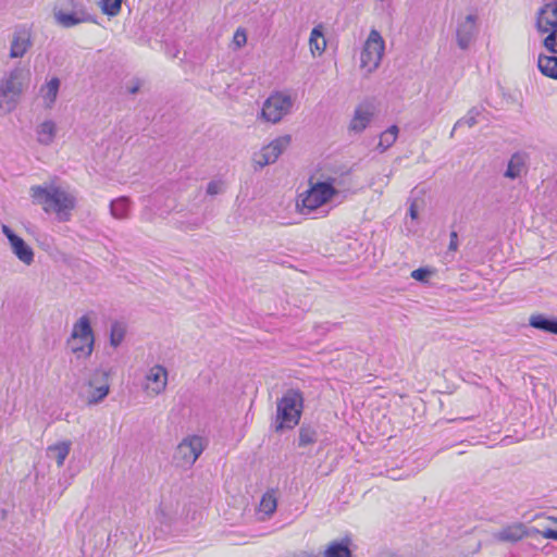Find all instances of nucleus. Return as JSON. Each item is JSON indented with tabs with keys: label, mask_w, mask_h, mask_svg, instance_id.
<instances>
[{
	"label": "nucleus",
	"mask_w": 557,
	"mask_h": 557,
	"mask_svg": "<svg viewBox=\"0 0 557 557\" xmlns=\"http://www.w3.org/2000/svg\"><path fill=\"white\" fill-rule=\"evenodd\" d=\"M32 45L33 42L29 30L25 27L16 28L13 33L11 41L10 58H23L25 53L30 49Z\"/></svg>",
	"instance_id": "obj_14"
},
{
	"label": "nucleus",
	"mask_w": 557,
	"mask_h": 557,
	"mask_svg": "<svg viewBox=\"0 0 557 557\" xmlns=\"http://www.w3.org/2000/svg\"><path fill=\"white\" fill-rule=\"evenodd\" d=\"M76 345H77V346H82V342L77 341V342H76Z\"/></svg>",
	"instance_id": "obj_45"
},
{
	"label": "nucleus",
	"mask_w": 557,
	"mask_h": 557,
	"mask_svg": "<svg viewBox=\"0 0 557 557\" xmlns=\"http://www.w3.org/2000/svg\"><path fill=\"white\" fill-rule=\"evenodd\" d=\"M476 15L469 14L461 21L456 29L457 45L460 49L467 50L478 34Z\"/></svg>",
	"instance_id": "obj_13"
},
{
	"label": "nucleus",
	"mask_w": 557,
	"mask_h": 557,
	"mask_svg": "<svg viewBox=\"0 0 557 557\" xmlns=\"http://www.w3.org/2000/svg\"><path fill=\"white\" fill-rule=\"evenodd\" d=\"M548 10H552V18H546V25H550L552 29L557 28V0L555 3H549Z\"/></svg>",
	"instance_id": "obj_39"
},
{
	"label": "nucleus",
	"mask_w": 557,
	"mask_h": 557,
	"mask_svg": "<svg viewBox=\"0 0 557 557\" xmlns=\"http://www.w3.org/2000/svg\"><path fill=\"white\" fill-rule=\"evenodd\" d=\"M109 545L113 543L112 549L115 555L122 557H132V541H128L127 534L123 531L108 536Z\"/></svg>",
	"instance_id": "obj_18"
},
{
	"label": "nucleus",
	"mask_w": 557,
	"mask_h": 557,
	"mask_svg": "<svg viewBox=\"0 0 557 557\" xmlns=\"http://www.w3.org/2000/svg\"><path fill=\"white\" fill-rule=\"evenodd\" d=\"M530 535L527 527L521 522L509 524L494 534L499 542L516 543Z\"/></svg>",
	"instance_id": "obj_16"
},
{
	"label": "nucleus",
	"mask_w": 557,
	"mask_h": 557,
	"mask_svg": "<svg viewBox=\"0 0 557 557\" xmlns=\"http://www.w3.org/2000/svg\"><path fill=\"white\" fill-rule=\"evenodd\" d=\"M350 540L348 537L341 542L334 541L329 544L324 550L323 557H351V550L349 549Z\"/></svg>",
	"instance_id": "obj_23"
},
{
	"label": "nucleus",
	"mask_w": 557,
	"mask_h": 557,
	"mask_svg": "<svg viewBox=\"0 0 557 557\" xmlns=\"http://www.w3.org/2000/svg\"><path fill=\"white\" fill-rule=\"evenodd\" d=\"M94 332L87 315L81 317L73 325L67 344L77 358L89 357L94 350Z\"/></svg>",
	"instance_id": "obj_4"
},
{
	"label": "nucleus",
	"mask_w": 557,
	"mask_h": 557,
	"mask_svg": "<svg viewBox=\"0 0 557 557\" xmlns=\"http://www.w3.org/2000/svg\"><path fill=\"white\" fill-rule=\"evenodd\" d=\"M132 201L126 196H121L116 199H113L110 202V214L112 218L116 220H125L129 218Z\"/></svg>",
	"instance_id": "obj_20"
},
{
	"label": "nucleus",
	"mask_w": 557,
	"mask_h": 557,
	"mask_svg": "<svg viewBox=\"0 0 557 557\" xmlns=\"http://www.w3.org/2000/svg\"><path fill=\"white\" fill-rule=\"evenodd\" d=\"M72 3V12H55L54 16L58 23L64 27H72L81 23H97L96 17L89 14L83 5L74 3V0H69Z\"/></svg>",
	"instance_id": "obj_12"
},
{
	"label": "nucleus",
	"mask_w": 557,
	"mask_h": 557,
	"mask_svg": "<svg viewBox=\"0 0 557 557\" xmlns=\"http://www.w3.org/2000/svg\"><path fill=\"white\" fill-rule=\"evenodd\" d=\"M292 107L289 95L274 92L264 101L261 115L268 122L277 123L290 112Z\"/></svg>",
	"instance_id": "obj_8"
},
{
	"label": "nucleus",
	"mask_w": 557,
	"mask_h": 557,
	"mask_svg": "<svg viewBox=\"0 0 557 557\" xmlns=\"http://www.w3.org/2000/svg\"><path fill=\"white\" fill-rule=\"evenodd\" d=\"M480 114H481L480 109H478L476 107L471 108V109L468 111V113H467V115H466L465 117H462V119L458 120V121L455 123L454 128H453V131H451V133H450V137H454V134H455L456 128H457V127H459V126H461V125H463V124L468 125L469 127L474 126V125L476 124V117H478Z\"/></svg>",
	"instance_id": "obj_30"
},
{
	"label": "nucleus",
	"mask_w": 557,
	"mask_h": 557,
	"mask_svg": "<svg viewBox=\"0 0 557 557\" xmlns=\"http://www.w3.org/2000/svg\"><path fill=\"white\" fill-rule=\"evenodd\" d=\"M139 88H140V84H139V82H136V84L134 86L128 88V92L132 95H135L139 91Z\"/></svg>",
	"instance_id": "obj_43"
},
{
	"label": "nucleus",
	"mask_w": 557,
	"mask_h": 557,
	"mask_svg": "<svg viewBox=\"0 0 557 557\" xmlns=\"http://www.w3.org/2000/svg\"><path fill=\"white\" fill-rule=\"evenodd\" d=\"M335 178H329L325 182L313 184L304 195H301V213H310L319 207L330 201L334 196L338 195V190L334 187Z\"/></svg>",
	"instance_id": "obj_5"
},
{
	"label": "nucleus",
	"mask_w": 557,
	"mask_h": 557,
	"mask_svg": "<svg viewBox=\"0 0 557 557\" xmlns=\"http://www.w3.org/2000/svg\"><path fill=\"white\" fill-rule=\"evenodd\" d=\"M304 407L302 393L298 389H288L276 404L275 430L293 429L299 423Z\"/></svg>",
	"instance_id": "obj_3"
},
{
	"label": "nucleus",
	"mask_w": 557,
	"mask_h": 557,
	"mask_svg": "<svg viewBox=\"0 0 557 557\" xmlns=\"http://www.w3.org/2000/svg\"><path fill=\"white\" fill-rule=\"evenodd\" d=\"M159 521L164 524H171L173 521V516L170 513H166L163 507H160L159 509Z\"/></svg>",
	"instance_id": "obj_40"
},
{
	"label": "nucleus",
	"mask_w": 557,
	"mask_h": 557,
	"mask_svg": "<svg viewBox=\"0 0 557 557\" xmlns=\"http://www.w3.org/2000/svg\"><path fill=\"white\" fill-rule=\"evenodd\" d=\"M433 272L428 269V268H419L417 270H413L411 272V277L419 281V282H426L428 281V277L432 274Z\"/></svg>",
	"instance_id": "obj_38"
},
{
	"label": "nucleus",
	"mask_w": 557,
	"mask_h": 557,
	"mask_svg": "<svg viewBox=\"0 0 557 557\" xmlns=\"http://www.w3.org/2000/svg\"><path fill=\"white\" fill-rule=\"evenodd\" d=\"M544 47L549 52L557 54V28L552 29L548 36L544 39Z\"/></svg>",
	"instance_id": "obj_35"
},
{
	"label": "nucleus",
	"mask_w": 557,
	"mask_h": 557,
	"mask_svg": "<svg viewBox=\"0 0 557 557\" xmlns=\"http://www.w3.org/2000/svg\"><path fill=\"white\" fill-rule=\"evenodd\" d=\"M309 45H310V50L313 54L315 52L321 54L325 50L326 40L323 35L322 25H318L311 30Z\"/></svg>",
	"instance_id": "obj_25"
},
{
	"label": "nucleus",
	"mask_w": 557,
	"mask_h": 557,
	"mask_svg": "<svg viewBox=\"0 0 557 557\" xmlns=\"http://www.w3.org/2000/svg\"><path fill=\"white\" fill-rule=\"evenodd\" d=\"M373 110L370 104H360L356 108L355 114L350 121L349 128L356 133H361L371 122Z\"/></svg>",
	"instance_id": "obj_17"
},
{
	"label": "nucleus",
	"mask_w": 557,
	"mask_h": 557,
	"mask_svg": "<svg viewBox=\"0 0 557 557\" xmlns=\"http://www.w3.org/2000/svg\"><path fill=\"white\" fill-rule=\"evenodd\" d=\"M540 72L550 78L557 79V57L541 54L537 60Z\"/></svg>",
	"instance_id": "obj_24"
},
{
	"label": "nucleus",
	"mask_w": 557,
	"mask_h": 557,
	"mask_svg": "<svg viewBox=\"0 0 557 557\" xmlns=\"http://www.w3.org/2000/svg\"><path fill=\"white\" fill-rule=\"evenodd\" d=\"M522 168H523V160H522L521 156L518 153H515L508 162V166L505 172V176L512 178V180L517 178L520 175Z\"/></svg>",
	"instance_id": "obj_29"
},
{
	"label": "nucleus",
	"mask_w": 557,
	"mask_h": 557,
	"mask_svg": "<svg viewBox=\"0 0 557 557\" xmlns=\"http://www.w3.org/2000/svg\"><path fill=\"white\" fill-rule=\"evenodd\" d=\"M529 325L533 329L557 335V319L541 313L531 314Z\"/></svg>",
	"instance_id": "obj_19"
},
{
	"label": "nucleus",
	"mask_w": 557,
	"mask_h": 557,
	"mask_svg": "<svg viewBox=\"0 0 557 557\" xmlns=\"http://www.w3.org/2000/svg\"><path fill=\"white\" fill-rule=\"evenodd\" d=\"M247 42V33L245 30V28H237V30L235 32L234 36H233V46L235 49H240L242 47H244Z\"/></svg>",
	"instance_id": "obj_36"
},
{
	"label": "nucleus",
	"mask_w": 557,
	"mask_h": 557,
	"mask_svg": "<svg viewBox=\"0 0 557 557\" xmlns=\"http://www.w3.org/2000/svg\"><path fill=\"white\" fill-rule=\"evenodd\" d=\"M60 87V79L57 77L51 78L45 86L41 88L42 97L47 101V107H51L58 96Z\"/></svg>",
	"instance_id": "obj_27"
},
{
	"label": "nucleus",
	"mask_w": 557,
	"mask_h": 557,
	"mask_svg": "<svg viewBox=\"0 0 557 557\" xmlns=\"http://www.w3.org/2000/svg\"><path fill=\"white\" fill-rule=\"evenodd\" d=\"M205 449L203 438L198 435L185 437L176 447L173 460L176 467L189 469Z\"/></svg>",
	"instance_id": "obj_6"
},
{
	"label": "nucleus",
	"mask_w": 557,
	"mask_h": 557,
	"mask_svg": "<svg viewBox=\"0 0 557 557\" xmlns=\"http://www.w3.org/2000/svg\"><path fill=\"white\" fill-rule=\"evenodd\" d=\"M317 441V431L309 426V425H302L299 429V440L298 445L299 446H307L309 444H313Z\"/></svg>",
	"instance_id": "obj_32"
},
{
	"label": "nucleus",
	"mask_w": 557,
	"mask_h": 557,
	"mask_svg": "<svg viewBox=\"0 0 557 557\" xmlns=\"http://www.w3.org/2000/svg\"><path fill=\"white\" fill-rule=\"evenodd\" d=\"M385 49L384 39L376 29H372L361 51V67L369 73L376 70L382 61Z\"/></svg>",
	"instance_id": "obj_7"
},
{
	"label": "nucleus",
	"mask_w": 557,
	"mask_h": 557,
	"mask_svg": "<svg viewBox=\"0 0 557 557\" xmlns=\"http://www.w3.org/2000/svg\"><path fill=\"white\" fill-rule=\"evenodd\" d=\"M1 231L8 238L11 250L16 258L24 264L30 265L34 262L35 257L33 248L26 244L22 237L17 236L8 225L2 224Z\"/></svg>",
	"instance_id": "obj_11"
},
{
	"label": "nucleus",
	"mask_w": 557,
	"mask_h": 557,
	"mask_svg": "<svg viewBox=\"0 0 557 557\" xmlns=\"http://www.w3.org/2000/svg\"><path fill=\"white\" fill-rule=\"evenodd\" d=\"M109 373L104 370H96L88 382L87 403L96 405L102 401L110 391Z\"/></svg>",
	"instance_id": "obj_10"
},
{
	"label": "nucleus",
	"mask_w": 557,
	"mask_h": 557,
	"mask_svg": "<svg viewBox=\"0 0 557 557\" xmlns=\"http://www.w3.org/2000/svg\"><path fill=\"white\" fill-rule=\"evenodd\" d=\"M549 7L550 4H546L539 11L536 28L540 33H547L552 28L550 25H546V18L543 17V15L548 11Z\"/></svg>",
	"instance_id": "obj_34"
},
{
	"label": "nucleus",
	"mask_w": 557,
	"mask_h": 557,
	"mask_svg": "<svg viewBox=\"0 0 557 557\" xmlns=\"http://www.w3.org/2000/svg\"><path fill=\"white\" fill-rule=\"evenodd\" d=\"M276 507L277 500L275 496V491H268L265 494H263L260 500L259 510L265 513L267 516H271L275 512Z\"/></svg>",
	"instance_id": "obj_28"
},
{
	"label": "nucleus",
	"mask_w": 557,
	"mask_h": 557,
	"mask_svg": "<svg viewBox=\"0 0 557 557\" xmlns=\"http://www.w3.org/2000/svg\"><path fill=\"white\" fill-rule=\"evenodd\" d=\"M125 336V327L120 322H114L111 324L110 329V344L113 347H117L124 339Z\"/></svg>",
	"instance_id": "obj_31"
},
{
	"label": "nucleus",
	"mask_w": 557,
	"mask_h": 557,
	"mask_svg": "<svg viewBox=\"0 0 557 557\" xmlns=\"http://www.w3.org/2000/svg\"><path fill=\"white\" fill-rule=\"evenodd\" d=\"M146 388L154 395L163 393L168 385V371L163 366L156 364L146 374Z\"/></svg>",
	"instance_id": "obj_15"
},
{
	"label": "nucleus",
	"mask_w": 557,
	"mask_h": 557,
	"mask_svg": "<svg viewBox=\"0 0 557 557\" xmlns=\"http://www.w3.org/2000/svg\"><path fill=\"white\" fill-rule=\"evenodd\" d=\"M223 189H224L223 182L211 181V182H209L206 191H207V195H209V196H215V195L221 194L223 191Z\"/></svg>",
	"instance_id": "obj_37"
},
{
	"label": "nucleus",
	"mask_w": 557,
	"mask_h": 557,
	"mask_svg": "<svg viewBox=\"0 0 557 557\" xmlns=\"http://www.w3.org/2000/svg\"><path fill=\"white\" fill-rule=\"evenodd\" d=\"M101 10L109 16H116L122 7V0H101Z\"/></svg>",
	"instance_id": "obj_33"
},
{
	"label": "nucleus",
	"mask_w": 557,
	"mask_h": 557,
	"mask_svg": "<svg viewBox=\"0 0 557 557\" xmlns=\"http://www.w3.org/2000/svg\"><path fill=\"white\" fill-rule=\"evenodd\" d=\"M29 81V71L16 66L5 73L0 79V113L8 114L12 112Z\"/></svg>",
	"instance_id": "obj_2"
},
{
	"label": "nucleus",
	"mask_w": 557,
	"mask_h": 557,
	"mask_svg": "<svg viewBox=\"0 0 557 557\" xmlns=\"http://www.w3.org/2000/svg\"><path fill=\"white\" fill-rule=\"evenodd\" d=\"M398 132H399V129L396 125H392L391 127H388L386 131H384L381 134L380 141H379L376 148L381 152H384L386 149L392 147L397 139Z\"/></svg>",
	"instance_id": "obj_26"
},
{
	"label": "nucleus",
	"mask_w": 557,
	"mask_h": 557,
	"mask_svg": "<svg viewBox=\"0 0 557 557\" xmlns=\"http://www.w3.org/2000/svg\"><path fill=\"white\" fill-rule=\"evenodd\" d=\"M33 201L40 205L45 212H53L60 222L71 220L72 211L76 208V197L69 189L53 183L35 185L29 189Z\"/></svg>",
	"instance_id": "obj_1"
},
{
	"label": "nucleus",
	"mask_w": 557,
	"mask_h": 557,
	"mask_svg": "<svg viewBox=\"0 0 557 557\" xmlns=\"http://www.w3.org/2000/svg\"><path fill=\"white\" fill-rule=\"evenodd\" d=\"M37 140L39 144L49 146L57 134L55 123L51 120H47L38 125L37 127Z\"/></svg>",
	"instance_id": "obj_22"
},
{
	"label": "nucleus",
	"mask_w": 557,
	"mask_h": 557,
	"mask_svg": "<svg viewBox=\"0 0 557 557\" xmlns=\"http://www.w3.org/2000/svg\"><path fill=\"white\" fill-rule=\"evenodd\" d=\"M457 248H458V235H457V232L453 231L450 233V240H449L448 249L450 251H456Z\"/></svg>",
	"instance_id": "obj_42"
},
{
	"label": "nucleus",
	"mask_w": 557,
	"mask_h": 557,
	"mask_svg": "<svg viewBox=\"0 0 557 557\" xmlns=\"http://www.w3.org/2000/svg\"><path fill=\"white\" fill-rule=\"evenodd\" d=\"M71 445V441H63L50 445L47 448V455L49 458L55 459L58 467H62L64 465L66 457L70 454Z\"/></svg>",
	"instance_id": "obj_21"
},
{
	"label": "nucleus",
	"mask_w": 557,
	"mask_h": 557,
	"mask_svg": "<svg viewBox=\"0 0 557 557\" xmlns=\"http://www.w3.org/2000/svg\"><path fill=\"white\" fill-rule=\"evenodd\" d=\"M556 521H557V519H556ZM537 532L541 533L542 536L545 539L557 540V529L555 530V529L547 528L543 531H537Z\"/></svg>",
	"instance_id": "obj_41"
},
{
	"label": "nucleus",
	"mask_w": 557,
	"mask_h": 557,
	"mask_svg": "<svg viewBox=\"0 0 557 557\" xmlns=\"http://www.w3.org/2000/svg\"><path fill=\"white\" fill-rule=\"evenodd\" d=\"M409 213H410V216H411L412 219H416V218H417L418 212H417V210H416V208H414V205H411V207H410V209H409Z\"/></svg>",
	"instance_id": "obj_44"
},
{
	"label": "nucleus",
	"mask_w": 557,
	"mask_h": 557,
	"mask_svg": "<svg viewBox=\"0 0 557 557\" xmlns=\"http://www.w3.org/2000/svg\"><path fill=\"white\" fill-rule=\"evenodd\" d=\"M292 141L289 135L275 138L269 145L264 146L260 153L253 159L256 168L262 169L268 164L274 163L278 157L287 149Z\"/></svg>",
	"instance_id": "obj_9"
}]
</instances>
